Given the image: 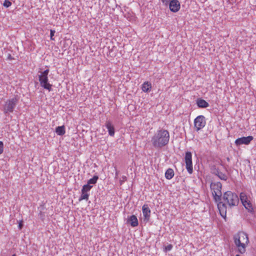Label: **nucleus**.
Returning a JSON list of instances; mask_svg holds the SVG:
<instances>
[{
    "label": "nucleus",
    "instance_id": "4468645a",
    "mask_svg": "<svg viewBox=\"0 0 256 256\" xmlns=\"http://www.w3.org/2000/svg\"><path fill=\"white\" fill-rule=\"evenodd\" d=\"M105 126L108 130L109 135L111 136H114L115 130L112 122L110 120H107L105 124Z\"/></svg>",
    "mask_w": 256,
    "mask_h": 256
},
{
    "label": "nucleus",
    "instance_id": "f257e3e1",
    "mask_svg": "<svg viewBox=\"0 0 256 256\" xmlns=\"http://www.w3.org/2000/svg\"><path fill=\"white\" fill-rule=\"evenodd\" d=\"M170 138V133L168 130L160 128L152 137L151 143L155 148L160 149L168 144Z\"/></svg>",
    "mask_w": 256,
    "mask_h": 256
},
{
    "label": "nucleus",
    "instance_id": "6e6552de",
    "mask_svg": "<svg viewBox=\"0 0 256 256\" xmlns=\"http://www.w3.org/2000/svg\"><path fill=\"white\" fill-rule=\"evenodd\" d=\"M206 124L205 118L203 116H198L194 119V125L197 131L202 128Z\"/></svg>",
    "mask_w": 256,
    "mask_h": 256
},
{
    "label": "nucleus",
    "instance_id": "7c9ffc66",
    "mask_svg": "<svg viewBox=\"0 0 256 256\" xmlns=\"http://www.w3.org/2000/svg\"><path fill=\"white\" fill-rule=\"evenodd\" d=\"M18 226H19V228H22V224H19V225H18Z\"/></svg>",
    "mask_w": 256,
    "mask_h": 256
},
{
    "label": "nucleus",
    "instance_id": "9d476101",
    "mask_svg": "<svg viewBox=\"0 0 256 256\" xmlns=\"http://www.w3.org/2000/svg\"><path fill=\"white\" fill-rule=\"evenodd\" d=\"M240 198L242 205L246 209L249 210L252 209V204L250 202L248 201L247 196L245 192H241L240 194Z\"/></svg>",
    "mask_w": 256,
    "mask_h": 256
},
{
    "label": "nucleus",
    "instance_id": "412c9836",
    "mask_svg": "<svg viewBox=\"0 0 256 256\" xmlns=\"http://www.w3.org/2000/svg\"><path fill=\"white\" fill-rule=\"evenodd\" d=\"M98 179V176H94L92 178L88 180L86 184L88 186H92L93 184H95L96 183Z\"/></svg>",
    "mask_w": 256,
    "mask_h": 256
},
{
    "label": "nucleus",
    "instance_id": "f8f14e48",
    "mask_svg": "<svg viewBox=\"0 0 256 256\" xmlns=\"http://www.w3.org/2000/svg\"><path fill=\"white\" fill-rule=\"evenodd\" d=\"M216 202H218V208L221 216L226 220V204L222 202L221 200Z\"/></svg>",
    "mask_w": 256,
    "mask_h": 256
},
{
    "label": "nucleus",
    "instance_id": "9b49d317",
    "mask_svg": "<svg viewBox=\"0 0 256 256\" xmlns=\"http://www.w3.org/2000/svg\"><path fill=\"white\" fill-rule=\"evenodd\" d=\"M169 8L171 12H176L180 8V2L178 0H171L169 3Z\"/></svg>",
    "mask_w": 256,
    "mask_h": 256
},
{
    "label": "nucleus",
    "instance_id": "0eeeda50",
    "mask_svg": "<svg viewBox=\"0 0 256 256\" xmlns=\"http://www.w3.org/2000/svg\"><path fill=\"white\" fill-rule=\"evenodd\" d=\"M186 164V168L189 174L193 172V166L192 162V154L190 152H186L184 158Z\"/></svg>",
    "mask_w": 256,
    "mask_h": 256
},
{
    "label": "nucleus",
    "instance_id": "39448f33",
    "mask_svg": "<svg viewBox=\"0 0 256 256\" xmlns=\"http://www.w3.org/2000/svg\"><path fill=\"white\" fill-rule=\"evenodd\" d=\"M222 184L220 182H212L210 184V188L215 202H219L222 200Z\"/></svg>",
    "mask_w": 256,
    "mask_h": 256
},
{
    "label": "nucleus",
    "instance_id": "bb28decb",
    "mask_svg": "<svg viewBox=\"0 0 256 256\" xmlns=\"http://www.w3.org/2000/svg\"><path fill=\"white\" fill-rule=\"evenodd\" d=\"M55 32H56L55 30H50V40H54V38L53 37H54V35Z\"/></svg>",
    "mask_w": 256,
    "mask_h": 256
},
{
    "label": "nucleus",
    "instance_id": "a211bd4d",
    "mask_svg": "<svg viewBox=\"0 0 256 256\" xmlns=\"http://www.w3.org/2000/svg\"><path fill=\"white\" fill-rule=\"evenodd\" d=\"M174 176V172L172 169L168 168L165 173L166 178L168 180L172 179Z\"/></svg>",
    "mask_w": 256,
    "mask_h": 256
},
{
    "label": "nucleus",
    "instance_id": "f03ea898",
    "mask_svg": "<svg viewBox=\"0 0 256 256\" xmlns=\"http://www.w3.org/2000/svg\"><path fill=\"white\" fill-rule=\"evenodd\" d=\"M234 242L238 248V251L241 254L246 251V247L249 243L248 234L244 232H240L234 236Z\"/></svg>",
    "mask_w": 256,
    "mask_h": 256
},
{
    "label": "nucleus",
    "instance_id": "6ab92c4d",
    "mask_svg": "<svg viewBox=\"0 0 256 256\" xmlns=\"http://www.w3.org/2000/svg\"><path fill=\"white\" fill-rule=\"evenodd\" d=\"M56 132L58 136H63L66 132L64 126H58L56 128Z\"/></svg>",
    "mask_w": 256,
    "mask_h": 256
},
{
    "label": "nucleus",
    "instance_id": "473e14b6",
    "mask_svg": "<svg viewBox=\"0 0 256 256\" xmlns=\"http://www.w3.org/2000/svg\"><path fill=\"white\" fill-rule=\"evenodd\" d=\"M12 256H16V254H14L12 255Z\"/></svg>",
    "mask_w": 256,
    "mask_h": 256
},
{
    "label": "nucleus",
    "instance_id": "c756f323",
    "mask_svg": "<svg viewBox=\"0 0 256 256\" xmlns=\"http://www.w3.org/2000/svg\"><path fill=\"white\" fill-rule=\"evenodd\" d=\"M118 172L117 170H116V174H115V178H116L118 176Z\"/></svg>",
    "mask_w": 256,
    "mask_h": 256
},
{
    "label": "nucleus",
    "instance_id": "20e7f679",
    "mask_svg": "<svg viewBox=\"0 0 256 256\" xmlns=\"http://www.w3.org/2000/svg\"><path fill=\"white\" fill-rule=\"evenodd\" d=\"M49 72V70L46 69L44 72H40V74L38 75V80L42 87L50 92L52 90V84L48 82V74Z\"/></svg>",
    "mask_w": 256,
    "mask_h": 256
},
{
    "label": "nucleus",
    "instance_id": "1a4fd4ad",
    "mask_svg": "<svg viewBox=\"0 0 256 256\" xmlns=\"http://www.w3.org/2000/svg\"><path fill=\"white\" fill-rule=\"evenodd\" d=\"M253 139V136H250L246 137H241L237 138L235 140V144L238 146H240L242 144L248 145L250 144V142Z\"/></svg>",
    "mask_w": 256,
    "mask_h": 256
},
{
    "label": "nucleus",
    "instance_id": "7ed1b4c3",
    "mask_svg": "<svg viewBox=\"0 0 256 256\" xmlns=\"http://www.w3.org/2000/svg\"><path fill=\"white\" fill-rule=\"evenodd\" d=\"M222 198L230 207L236 206L239 202V198L238 195L231 191L225 192L223 194Z\"/></svg>",
    "mask_w": 256,
    "mask_h": 256
},
{
    "label": "nucleus",
    "instance_id": "dca6fc26",
    "mask_svg": "<svg viewBox=\"0 0 256 256\" xmlns=\"http://www.w3.org/2000/svg\"><path fill=\"white\" fill-rule=\"evenodd\" d=\"M152 88V84L149 82H145L142 86V90L145 92H149Z\"/></svg>",
    "mask_w": 256,
    "mask_h": 256
},
{
    "label": "nucleus",
    "instance_id": "2eb2a0df",
    "mask_svg": "<svg viewBox=\"0 0 256 256\" xmlns=\"http://www.w3.org/2000/svg\"><path fill=\"white\" fill-rule=\"evenodd\" d=\"M128 221L132 227L136 226L138 224V218L134 215L131 216L128 218Z\"/></svg>",
    "mask_w": 256,
    "mask_h": 256
},
{
    "label": "nucleus",
    "instance_id": "b1692460",
    "mask_svg": "<svg viewBox=\"0 0 256 256\" xmlns=\"http://www.w3.org/2000/svg\"><path fill=\"white\" fill-rule=\"evenodd\" d=\"M12 5V2L8 0H4L3 6L6 8H8Z\"/></svg>",
    "mask_w": 256,
    "mask_h": 256
},
{
    "label": "nucleus",
    "instance_id": "f3484780",
    "mask_svg": "<svg viewBox=\"0 0 256 256\" xmlns=\"http://www.w3.org/2000/svg\"><path fill=\"white\" fill-rule=\"evenodd\" d=\"M196 104L198 108H206L209 106V104L205 100L200 98L196 101Z\"/></svg>",
    "mask_w": 256,
    "mask_h": 256
},
{
    "label": "nucleus",
    "instance_id": "ddd939ff",
    "mask_svg": "<svg viewBox=\"0 0 256 256\" xmlns=\"http://www.w3.org/2000/svg\"><path fill=\"white\" fill-rule=\"evenodd\" d=\"M142 214L144 220L148 221L150 218V210L148 204H144L142 207Z\"/></svg>",
    "mask_w": 256,
    "mask_h": 256
},
{
    "label": "nucleus",
    "instance_id": "c85d7f7f",
    "mask_svg": "<svg viewBox=\"0 0 256 256\" xmlns=\"http://www.w3.org/2000/svg\"><path fill=\"white\" fill-rule=\"evenodd\" d=\"M170 0H162V2L165 5H167V4H169Z\"/></svg>",
    "mask_w": 256,
    "mask_h": 256
},
{
    "label": "nucleus",
    "instance_id": "4be33fe9",
    "mask_svg": "<svg viewBox=\"0 0 256 256\" xmlns=\"http://www.w3.org/2000/svg\"><path fill=\"white\" fill-rule=\"evenodd\" d=\"M92 186H88L87 184H84L82 186L81 191H84L90 193V192Z\"/></svg>",
    "mask_w": 256,
    "mask_h": 256
},
{
    "label": "nucleus",
    "instance_id": "aec40b11",
    "mask_svg": "<svg viewBox=\"0 0 256 256\" xmlns=\"http://www.w3.org/2000/svg\"><path fill=\"white\" fill-rule=\"evenodd\" d=\"M81 192L82 194L80 197L79 198L78 200L80 202L82 200H88V197L90 196V193L84 191H81Z\"/></svg>",
    "mask_w": 256,
    "mask_h": 256
},
{
    "label": "nucleus",
    "instance_id": "423d86ee",
    "mask_svg": "<svg viewBox=\"0 0 256 256\" xmlns=\"http://www.w3.org/2000/svg\"><path fill=\"white\" fill-rule=\"evenodd\" d=\"M18 99L16 97H14L11 99L7 100L4 107V113L7 114L12 112L15 106L18 102Z\"/></svg>",
    "mask_w": 256,
    "mask_h": 256
},
{
    "label": "nucleus",
    "instance_id": "5701e85b",
    "mask_svg": "<svg viewBox=\"0 0 256 256\" xmlns=\"http://www.w3.org/2000/svg\"><path fill=\"white\" fill-rule=\"evenodd\" d=\"M217 176L220 180H226L227 179V176L222 172H218Z\"/></svg>",
    "mask_w": 256,
    "mask_h": 256
},
{
    "label": "nucleus",
    "instance_id": "cd10ccee",
    "mask_svg": "<svg viewBox=\"0 0 256 256\" xmlns=\"http://www.w3.org/2000/svg\"><path fill=\"white\" fill-rule=\"evenodd\" d=\"M4 150V145L2 141H0V154H2Z\"/></svg>",
    "mask_w": 256,
    "mask_h": 256
},
{
    "label": "nucleus",
    "instance_id": "72a5a7b5",
    "mask_svg": "<svg viewBox=\"0 0 256 256\" xmlns=\"http://www.w3.org/2000/svg\"><path fill=\"white\" fill-rule=\"evenodd\" d=\"M236 256H240L238 254H236Z\"/></svg>",
    "mask_w": 256,
    "mask_h": 256
},
{
    "label": "nucleus",
    "instance_id": "393cba45",
    "mask_svg": "<svg viewBox=\"0 0 256 256\" xmlns=\"http://www.w3.org/2000/svg\"><path fill=\"white\" fill-rule=\"evenodd\" d=\"M127 180V178L125 176H122L120 180V185H122L124 182Z\"/></svg>",
    "mask_w": 256,
    "mask_h": 256
},
{
    "label": "nucleus",
    "instance_id": "2f4dec72",
    "mask_svg": "<svg viewBox=\"0 0 256 256\" xmlns=\"http://www.w3.org/2000/svg\"><path fill=\"white\" fill-rule=\"evenodd\" d=\"M226 160L229 162L230 160V159L228 157L226 158Z\"/></svg>",
    "mask_w": 256,
    "mask_h": 256
},
{
    "label": "nucleus",
    "instance_id": "a878e982",
    "mask_svg": "<svg viewBox=\"0 0 256 256\" xmlns=\"http://www.w3.org/2000/svg\"><path fill=\"white\" fill-rule=\"evenodd\" d=\"M172 246L171 244H169L168 246H165L164 251L166 252L170 251L172 250Z\"/></svg>",
    "mask_w": 256,
    "mask_h": 256
}]
</instances>
